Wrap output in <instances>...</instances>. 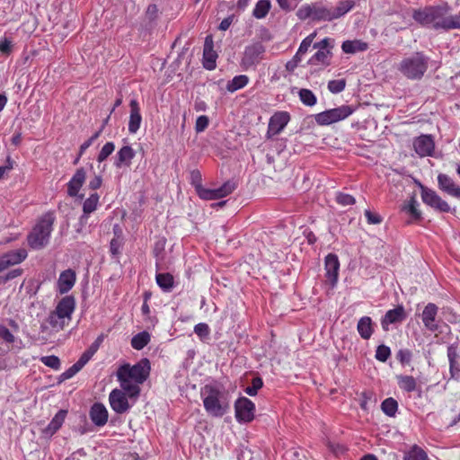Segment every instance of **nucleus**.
Wrapping results in <instances>:
<instances>
[{
  "mask_svg": "<svg viewBox=\"0 0 460 460\" xmlns=\"http://www.w3.org/2000/svg\"><path fill=\"white\" fill-rule=\"evenodd\" d=\"M203 405L208 415L223 417L230 408L227 394L217 385H206L200 392Z\"/></svg>",
  "mask_w": 460,
  "mask_h": 460,
  "instance_id": "f257e3e1",
  "label": "nucleus"
},
{
  "mask_svg": "<svg viewBox=\"0 0 460 460\" xmlns=\"http://www.w3.org/2000/svg\"><path fill=\"white\" fill-rule=\"evenodd\" d=\"M450 11L448 4L442 5H429L413 11L412 18L424 27L436 31H445L447 14Z\"/></svg>",
  "mask_w": 460,
  "mask_h": 460,
  "instance_id": "f03ea898",
  "label": "nucleus"
},
{
  "mask_svg": "<svg viewBox=\"0 0 460 460\" xmlns=\"http://www.w3.org/2000/svg\"><path fill=\"white\" fill-rule=\"evenodd\" d=\"M55 219L53 212H47L39 218L27 236L28 244L31 249L41 250L49 244Z\"/></svg>",
  "mask_w": 460,
  "mask_h": 460,
  "instance_id": "7ed1b4c3",
  "label": "nucleus"
},
{
  "mask_svg": "<svg viewBox=\"0 0 460 460\" xmlns=\"http://www.w3.org/2000/svg\"><path fill=\"white\" fill-rule=\"evenodd\" d=\"M429 58L422 52L403 58L398 66L399 71L408 79L420 80L429 66Z\"/></svg>",
  "mask_w": 460,
  "mask_h": 460,
  "instance_id": "20e7f679",
  "label": "nucleus"
},
{
  "mask_svg": "<svg viewBox=\"0 0 460 460\" xmlns=\"http://www.w3.org/2000/svg\"><path fill=\"white\" fill-rule=\"evenodd\" d=\"M296 14L297 18L301 21H305L307 19H310L313 22L332 21L331 6H328L322 1L303 4L296 11Z\"/></svg>",
  "mask_w": 460,
  "mask_h": 460,
  "instance_id": "39448f33",
  "label": "nucleus"
},
{
  "mask_svg": "<svg viewBox=\"0 0 460 460\" xmlns=\"http://www.w3.org/2000/svg\"><path fill=\"white\" fill-rule=\"evenodd\" d=\"M265 46L261 41L253 42L244 48L240 65L244 70L255 68L264 58Z\"/></svg>",
  "mask_w": 460,
  "mask_h": 460,
  "instance_id": "423d86ee",
  "label": "nucleus"
},
{
  "mask_svg": "<svg viewBox=\"0 0 460 460\" xmlns=\"http://www.w3.org/2000/svg\"><path fill=\"white\" fill-rule=\"evenodd\" d=\"M354 109L349 105H341L340 107L326 110L314 115L315 122L320 126H328L332 123L343 120L350 116Z\"/></svg>",
  "mask_w": 460,
  "mask_h": 460,
  "instance_id": "0eeeda50",
  "label": "nucleus"
},
{
  "mask_svg": "<svg viewBox=\"0 0 460 460\" xmlns=\"http://www.w3.org/2000/svg\"><path fill=\"white\" fill-rule=\"evenodd\" d=\"M118 371L120 372V376H128L137 384H143L149 376L150 362L147 358H142L133 367L128 364L121 366Z\"/></svg>",
  "mask_w": 460,
  "mask_h": 460,
  "instance_id": "6e6552de",
  "label": "nucleus"
},
{
  "mask_svg": "<svg viewBox=\"0 0 460 460\" xmlns=\"http://www.w3.org/2000/svg\"><path fill=\"white\" fill-rule=\"evenodd\" d=\"M419 186L420 189L421 199L426 205L440 212L447 213L450 211V206L448 203L442 199L435 190L429 189L420 183Z\"/></svg>",
  "mask_w": 460,
  "mask_h": 460,
  "instance_id": "1a4fd4ad",
  "label": "nucleus"
},
{
  "mask_svg": "<svg viewBox=\"0 0 460 460\" xmlns=\"http://www.w3.org/2000/svg\"><path fill=\"white\" fill-rule=\"evenodd\" d=\"M235 189V182L234 181H227L221 187L217 189H208L203 187L201 190H199L197 194L202 199L214 200L222 199L231 194Z\"/></svg>",
  "mask_w": 460,
  "mask_h": 460,
  "instance_id": "9d476101",
  "label": "nucleus"
},
{
  "mask_svg": "<svg viewBox=\"0 0 460 460\" xmlns=\"http://www.w3.org/2000/svg\"><path fill=\"white\" fill-rule=\"evenodd\" d=\"M235 418L237 421L247 423L253 420L254 403L246 397H240L234 402Z\"/></svg>",
  "mask_w": 460,
  "mask_h": 460,
  "instance_id": "9b49d317",
  "label": "nucleus"
},
{
  "mask_svg": "<svg viewBox=\"0 0 460 460\" xmlns=\"http://www.w3.org/2000/svg\"><path fill=\"white\" fill-rule=\"evenodd\" d=\"M325 277L326 281L331 288H334L338 282L340 261L338 256L333 253H329L324 261Z\"/></svg>",
  "mask_w": 460,
  "mask_h": 460,
  "instance_id": "f8f14e48",
  "label": "nucleus"
},
{
  "mask_svg": "<svg viewBox=\"0 0 460 460\" xmlns=\"http://www.w3.org/2000/svg\"><path fill=\"white\" fill-rule=\"evenodd\" d=\"M290 120V115L288 111L275 112L269 121L268 135L275 136L279 134Z\"/></svg>",
  "mask_w": 460,
  "mask_h": 460,
  "instance_id": "ddd939ff",
  "label": "nucleus"
},
{
  "mask_svg": "<svg viewBox=\"0 0 460 460\" xmlns=\"http://www.w3.org/2000/svg\"><path fill=\"white\" fill-rule=\"evenodd\" d=\"M85 180L86 172L84 168H78L67 182V195L72 198L79 197L83 199L84 195H79V190L85 182Z\"/></svg>",
  "mask_w": 460,
  "mask_h": 460,
  "instance_id": "4468645a",
  "label": "nucleus"
},
{
  "mask_svg": "<svg viewBox=\"0 0 460 460\" xmlns=\"http://www.w3.org/2000/svg\"><path fill=\"white\" fill-rule=\"evenodd\" d=\"M109 402L111 409L117 413H124L129 409L127 396L121 390H112L109 395Z\"/></svg>",
  "mask_w": 460,
  "mask_h": 460,
  "instance_id": "2eb2a0df",
  "label": "nucleus"
},
{
  "mask_svg": "<svg viewBox=\"0 0 460 460\" xmlns=\"http://www.w3.org/2000/svg\"><path fill=\"white\" fill-rule=\"evenodd\" d=\"M438 188L449 196L460 199V185L445 173L438 175Z\"/></svg>",
  "mask_w": 460,
  "mask_h": 460,
  "instance_id": "dca6fc26",
  "label": "nucleus"
},
{
  "mask_svg": "<svg viewBox=\"0 0 460 460\" xmlns=\"http://www.w3.org/2000/svg\"><path fill=\"white\" fill-rule=\"evenodd\" d=\"M413 147L415 152L420 156L432 155L435 148L434 141L429 135H422L413 141Z\"/></svg>",
  "mask_w": 460,
  "mask_h": 460,
  "instance_id": "f3484780",
  "label": "nucleus"
},
{
  "mask_svg": "<svg viewBox=\"0 0 460 460\" xmlns=\"http://www.w3.org/2000/svg\"><path fill=\"white\" fill-rule=\"evenodd\" d=\"M217 54L214 50V43L211 35H208L205 39L204 49H203V66L208 70H213L216 67V60Z\"/></svg>",
  "mask_w": 460,
  "mask_h": 460,
  "instance_id": "a211bd4d",
  "label": "nucleus"
},
{
  "mask_svg": "<svg viewBox=\"0 0 460 460\" xmlns=\"http://www.w3.org/2000/svg\"><path fill=\"white\" fill-rule=\"evenodd\" d=\"M438 311V306L433 303H429L422 311V323L424 326L430 332H436L438 329V325L436 322Z\"/></svg>",
  "mask_w": 460,
  "mask_h": 460,
  "instance_id": "6ab92c4d",
  "label": "nucleus"
},
{
  "mask_svg": "<svg viewBox=\"0 0 460 460\" xmlns=\"http://www.w3.org/2000/svg\"><path fill=\"white\" fill-rule=\"evenodd\" d=\"M76 274L75 270L68 269L62 271L58 279V290L60 294H66L75 286Z\"/></svg>",
  "mask_w": 460,
  "mask_h": 460,
  "instance_id": "aec40b11",
  "label": "nucleus"
},
{
  "mask_svg": "<svg viewBox=\"0 0 460 460\" xmlns=\"http://www.w3.org/2000/svg\"><path fill=\"white\" fill-rule=\"evenodd\" d=\"M68 321L58 314L55 310L52 311L44 323H41V331L46 332L51 328L54 332H59L64 329Z\"/></svg>",
  "mask_w": 460,
  "mask_h": 460,
  "instance_id": "412c9836",
  "label": "nucleus"
},
{
  "mask_svg": "<svg viewBox=\"0 0 460 460\" xmlns=\"http://www.w3.org/2000/svg\"><path fill=\"white\" fill-rule=\"evenodd\" d=\"M89 415L93 423L98 427L104 426L108 421V411L102 403H93Z\"/></svg>",
  "mask_w": 460,
  "mask_h": 460,
  "instance_id": "4be33fe9",
  "label": "nucleus"
},
{
  "mask_svg": "<svg viewBox=\"0 0 460 460\" xmlns=\"http://www.w3.org/2000/svg\"><path fill=\"white\" fill-rule=\"evenodd\" d=\"M75 308V297L73 296H66L58 303L55 311L69 322Z\"/></svg>",
  "mask_w": 460,
  "mask_h": 460,
  "instance_id": "5701e85b",
  "label": "nucleus"
},
{
  "mask_svg": "<svg viewBox=\"0 0 460 460\" xmlns=\"http://www.w3.org/2000/svg\"><path fill=\"white\" fill-rule=\"evenodd\" d=\"M405 316L404 308L402 305L388 310L381 320L382 328L387 331L390 324L402 322Z\"/></svg>",
  "mask_w": 460,
  "mask_h": 460,
  "instance_id": "b1692460",
  "label": "nucleus"
},
{
  "mask_svg": "<svg viewBox=\"0 0 460 460\" xmlns=\"http://www.w3.org/2000/svg\"><path fill=\"white\" fill-rule=\"evenodd\" d=\"M135 155L136 153L131 146H122L116 154L114 166L116 168H121L122 166L128 167L131 164V161L135 157Z\"/></svg>",
  "mask_w": 460,
  "mask_h": 460,
  "instance_id": "393cba45",
  "label": "nucleus"
},
{
  "mask_svg": "<svg viewBox=\"0 0 460 460\" xmlns=\"http://www.w3.org/2000/svg\"><path fill=\"white\" fill-rule=\"evenodd\" d=\"M130 116L128 121V131L131 134L137 133L140 128L142 117L140 114V108L137 100L133 99L130 101Z\"/></svg>",
  "mask_w": 460,
  "mask_h": 460,
  "instance_id": "a878e982",
  "label": "nucleus"
},
{
  "mask_svg": "<svg viewBox=\"0 0 460 460\" xmlns=\"http://www.w3.org/2000/svg\"><path fill=\"white\" fill-rule=\"evenodd\" d=\"M66 414L67 411L65 410L58 411L49 423V425L43 429L44 435L48 437L54 435L61 428Z\"/></svg>",
  "mask_w": 460,
  "mask_h": 460,
  "instance_id": "bb28decb",
  "label": "nucleus"
},
{
  "mask_svg": "<svg viewBox=\"0 0 460 460\" xmlns=\"http://www.w3.org/2000/svg\"><path fill=\"white\" fill-rule=\"evenodd\" d=\"M357 331L363 340H369L374 332V323L371 317H361L358 322Z\"/></svg>",
  "mask_w": 460,
  "mask_h": 460,
  "instance_id": "cd10ccee",
  "label": "nucleus"
},
{
  "mask_svg": "<svg viewBox=\"0 0 460 460\" xmlns=\"http://www.w3.org/2000/svg\"><path fill=\"white\" fill-rule=\"evenodd\" d=\"M99 195L97 193H93L87 198L83 204V212L84 214L80 217V223L83 225L86 223L88 216L93 213L99 203Z\"/></svg>",
  "mask_w": 460,
  "mask_h": 460,
  "instance_id": "c85d7f7f",
  "label": "nucleus"
},
{
  "mask_svg": "<svg viewBox=\"0 0 460 460\" xmlns=\"http://www.w3.org/2000/svg\"><path fill=\"white\" fill-rule=\"evenodd\" d=\"M10 266H14L22 262L28 256V252L25 249L20 248L17 250L9 251L3 254Z\"/></svg>",
  "mask_w": 460,
  "mask_h": 460,
  "instance_id": "c756f323",
  "label": "nucleus"
},
{
  "mask_svg": "<svg viewBox=\"0 0 460 460\" xmlns=\"http://www.w3.org/2000/svg\"><path fill=\"white\" fill-rule=\"evenodd\" d=\"M332 58V52L330 49H318L308 60V64L312 66H329L330 59Z\"/></svg>",
  "mask_w": 460,
  "mask_h": 460,
  "instance_id": "7c9ffc66",
  "label": "nucleus"
},
{
  "mask_svg": "<svg viewBox=\"0 0 460 460\" xmlns=\"http://www.w3.org/2000/svg\"><path fill=\"white\" fill-rule=\"evenodd\" d=\"M341 49L343 52L349 54H355L359 51H365L367 49V44L361 40H346L342 43Z\"/></svg>",
  "mask_w": 460,
  "mask_h": 460,
  "instance_id": "2f4dec72",
  "label": "nucleus"
},
{
  "mask_svg": "<svg viewBox=\"0 0 460 460\" xmlns=\"http://www.w3.org/2000/svg\"><path fill=\"white\" fill-rule=\"evenodd\" d=\"M118 380L120 383V386L123 390L128 392L130 396H135L139 394V387L137 386L138 384H133V379H130L128 376H120V372H117Z\"/></svg>",
  "mask_w": 460,
  "mask_h": 460,
  "instance_id": "473e14b6",
  "label": "nucleus"
},
{
  "mask_svg": "<svg viewBox=\"0 0 460 460\" xmlns=\"http://www.w3.org/2000/svg\"><path fill=\"white\" fill-rule=\"evenodd\" d=\"M354 6V2L351 0H346L341 2L336 7L331 6V13H332V19L335 20L348 12H349Z\"/></svg>",
  "mask_w": 460,
  "mask_h": 460,
  "instance_id": "72a5a7b5",
  "label": "nucleus"
},
{
  "mask_svg": "<svg viewBox=\"0 0 460 460\" xmlns=\"http://www.w3.org/2000/svg\"><path fill=\"white\" fill-rule=\"evenodd\" d=\"M397 381L399 387L407 393L417 389L416 379L411 376H397Z\"/></svg>",
  "mask_w": 460,
  "mask_h": 460,
  "instance_id": "f704fd0d",
  "label": "nucleus"
},
{
  "mask_svg": "<svg viewBox=\"0 0 460 460\" xmlns=\"http://www.w3.org/2000/svg\"><path fill=\"white\" fill-rule=\"evenodd\" d=\"M157 285L164 291L170 292L173 288V277L170 273H159L155 277Z\"/></svg>",
  "mask_w": 460,
  "mask_h": 460,
  "instance_id": "c9c22d12",
  "label": "nucleus"
},
{
  "mask_svg": "<svg viewBox=\"0 0 460 460\" xmlns=\"http://www.w3.org/2000/svg\"><path fill=\"white\" fill-rule=\"evenodd\" d=\"M271 7L270 0H259L252 11V15L257 19L266 17Z\"/></svg>",
  "mask_w": 460,
  "mask_h": 460,
  "instance_id": "e433bc0d",
  "label": "nucleus"
},
{
  "mask_svg": "<svg viewBox=\"0 0 460 460\" xmlns=\"http://www.w3.org/2000/svg\"><path fill=\"white\" fill-rule=\"evenodd\" d=\"M301 102L308 107H313L317 102L315 94L309 89L302 88L297 92Z\"/></svg>",
  "mask_w": 460,
  "mask_h": 460,
  "instance_id": "4c0bfd02",
  "label": "nucleus"
},
{
  "mask_svg": "<svg viewBox=\"0 0 460 460\" xmlns=\"http://www.w3.org/2000/svg\"><path fill=\"white\" fill-rule=\"evenodd\" d=\"M150 341V335L147 332H142L135 336L131 340V346L137 350L142 349Z\"/></svg>",
  "mask_w": 460,
  "mask_h": 460,
  "instance_id": "58836bf2",
  "label": "nucleus"
},
{
  "mask_svg": "<svg viewBox=\"0 0 460 460\" xmlns=\"http://www.w3.org/2000/svg\"><path fill=\"white\" fill-rule=\"evenodd\" d=\"M381 410L385 415L394 417L398 410V402L392 397L386 398L381 403Z\"/></svg>",
  "mask_w": 460,
  "mask_h": 460,
  "instance_id": "ea45409f",
  "label": "nucleus"
},
{
  "mask_svg": "<svg viewBox=\"0 0 460 460\" xmlns=\"http://www.w3.org/2000/svg\"><path fill=\"white\" fill-rule=\"evenodd\" d=\"M249 82V78L245 75H240L234 76L230 82L227 84V90L231 93L235 92L239 89L243 88Z\"/></svg>",
  "mask_w": 460,
  "mask_h": 460,
  "instance_id": "a19ab883",
  "label": "nucleus"
},
{
  "mask_svg": "<svg viewBox=\"0 0 460 460\" xmlns=\"http://www.w3.org/2000/svg\"><path fill=\"white\" fill-rule=\"evenodd\" d=\"M403 460H429V457L422 448L418 446H413L405 455Z\"/></svg>",
  "mask_w": 460,
  "mask_h": 460,
  "instance_id": "79ce46f5",
  "label": "nucleus"
},
{
  "mask_svg": "<svg viewBox=\"0 0 460 460\" xmlns=\"http://www.w3.org/2000/svg\"><path fill=\"white\" fill-rule=\"evenodd\" d=\"M419 203L414 197H411L409 203L403 207V209L411 214L414 219H420L421 213L418 209Z\"/></svg>",
  "mask_w": 460,
  "mask_h": 460,
  "instance_id": "37998d69",
  "label": "nucleus"
},
{
  "mask_svg": "<svg viewBox=\"0 0 460 460\" xmlns=\"http://www.w3.org/2000/svg\"><path fill=\"white\" fill-rule=\"evenodd\" d=\"M460 30V12L455 15L447 14L445 31Z\"/></svg>",
  "mask_w": 460,
  "mask_h": 460,
  "instance_id": "c03bdc74",
  "label": "nucleus"
},
{
  "mask_svg": "<svg viewBox=\"0 0 460 460\" xmlns=\"http://www.w3.org/2000/svg\"><path fill=\"white\" fill-rule=\"evenodd\" d=\"M262 385V379L260 376H255L252 380V385L247 386L244 392L250 396H255Z\"/></svg>",
  "mask_w": 460,
  "mask_h": 460,
  "instance_id": "a18cd8bd",
  "label": "nucleus"
},
{
  "mask_svg": "<svg viewBox=\"0 0 460 460\" xmlns=\"http://www.w3.org/2000/svg\"><path fill=\"white\" fill-rule=\"evenodd\" d=\"M114 149H115L114 143L107 142L101 149V151L98 155V157H97V161L99 163L105 161L113 153Z\"/></svg>",
  "mask_w": 460,
  "mask_h": 460,
  "instance_id": "49530a36",
  "label": "nucleus"
},
{
  "mask_svg": "<svg viewBox=\"0 0 460 460\" xmlns=\"http://www.w3.org/2000/svg\"><path fill=\"white\" fill-rule=\"evenodd\" d=\"M391 356V349L388 346L384 344L379 345L376 350V358L378 361L385 362Z\"/></svg>",
  "mask_w": 460,
  "mask_h": 460,
  "instance_id": "de8ad7c7",
  "label": "nucleus"
},
{
  "mask_svg": "<svg viewBox=\"0 0 460 460\" xmlns=\"http://www.w3.org/2000/svg\"><path fill=\"white\" fill-rule=\"evenodd\" d=\"M194 332L200 340H207L210 333L209 326L205 323H199L195 325Z\"/></svg>",
  "mask_w": 460,
  "mask_h": 460,
  "instance_id": "09e8293b",
  "label": "nucleus"
},
{
  "mask_svg": "<svg viewBox=\"0 0 460 460\" xmlns=\"http://www.w3.org/2000/svg\"><path fill=\"white\" fill-rule=\"evenodd\" d=\"M315 36H316V32H313L302 40V42L300 43V46L297 49V52L299 55H305L308 51Z\"/></svg>",
  "mask_w": 460,
  "mask_h": 460,
  "instance_id": "8fccbe9b",
  "label": "nucleus"
},
{
  "mask_svg": "<svg viewBox=\"0 0 460 460\" xmlns=\"http://www.w3.org/2000/svg\"><path fill=\"white\" fill-rule=\"evenodd\" d=\"M346 86V81L344 79L331 80L328 83V90L332 93H341Z\"/></svg>",
  "mask_w": 460,
  "mask_h": 460,
  "instance_id": "3c124183",
  "label": "nucleus"
},
{
  "mask_svg": "<svg viewBox=\"0 0 460 460\" xmlns=\"http://www.w3.org/2000/svg\"><path fill=\"white\" fill-rule=\"evenodd\" d=\"M40 361L47 367H49L55 370H58L60 368V360L57 356H45L40 358Z\"/></svg>",
  "mask_w": 460,
  "mask_h": 460,
  "instance_id": "603ef678",
  "label": "nucleus"
},
{
  "mask_svg": "<svg viewBox=\"0 0 460 460\" xmlns=\"http://www.w3.org/2000/svg\"><path fill=\"white\" fill-rule=\"evenodd\" d=\"M190 182L195 188L197 193L199 192V190H201L203 188L202 177L199 170H193L190 172Z\"/></svg>",
  "mask_w": 460,
  "mask_h": 460,
  "instance_id": "864d4df0",
  "label": "nucleus"
},
{
  "mask_svg": "<svg viewBox=\"0 0 460 460\" xmlns=\"http://www.w3.org/2000/svg\"><path fill=\"white\" fill-rule=\"evenodd\" d=\"M412 353L408 349H401L396 354V358L402 364L408 365L411 360Z\"/></svg>",
  "mask_w": 460,
  "mask_h": 460,
  "instance_id": "5fc2aeb1",
  "label": "nucleus"
},
{
  "mask_svg": "<svg viewBox=\"0 0 460 460\" xmlns=\"http://www.w3.org/2000/svg\"><path fill=\"white\" fill-rule=\"evenodd\" d=\"M460 356L458 353V346L456 343H453L447 347V358L449 363L458 362Z\"/></svg>",
  "mask_w": 460,
  "mask_h": 460,
  "instance_id": "6e6d98bb",
  "label": "nucleus"
},
{
  "mask_svg": "<svg viewBox=\"0 0 460 460\" xmlns=\"http://www.w3.org/2000/svg\"><path fill=\"white\" fill-rule=\"evenodd\" d=\"M209 119L208 117L205 115H201L197 118L195 124V130L197 133L203 132L208 126Z\"/></svg>",
  "mask_w": 460,
  "mask_h": 460,
  "instance_id": "4d7b16f0",
  "label": "nucleus"
},
{
  "mask_svg": "<svg viewBox=\"0 0 460 460\" xmlns=\"http://www.w3.org/2000/svg\"><path fill=\"white\" fill-rule=\"evenodd\" d=\"M336 200L342 206H349L355 203V198L346 193H339L336 197Z\"/></svg>",
  "mask_w": 460,
  "mask_h": 460,
  "instance_id": "13d9d810",
  "label": "nucleus"
},
{
  "mask_svg": "<svg viewBox=\"0 0 460 460\" xmlns=\"http://www.w3.org/2000/svg\"><path fill=\"white\" fill-rule=\"evenodd\" d=\"M373 395V393L370 391H364L360 394L359 404L363 410H367L368 402L372 400Z\"/></svg>",
  "mask_w": 460,
  "mask_h": 460,
  "instance_id": "bf43d9fd",
  "label": "nucleus"
},
{
  "mask_svg": "<svg viewBox=\"0 0 460 460\" xmlns=\"http://www.w3.org/2000/svg\"><path fill=\"white\" fill-rule=\"evenodd\" d=\"M364 214L367 220V223L370 225H377L382 222V217L376 213H374V212L367 209V210H365Z\"/></svg>",
  "mask_w": 460,
  "mask_h": 460,
  "instance_id": "052dcab7",
  "label": "nucleus"
},
{
  "mask_svg": "<svg viewBox=\"0 0 460 460\" xmlns=\"http://www.w3.org/2000/svg\"><path fill=\"white\" fill-rule=\"evenodd\" d=\"M0 338L8 343H13L14 341V336L4 325H0Z\"/></svg>",
  "mask_w": 460,
  "mask_h": 460,
  "instance_id": "680f3d73",
  "label": "nucleus"
},
{
  "mask_svg": "<svg viewBox=\"0 0 460 460\" xmlns=\"http://www.w3.org/2000/svg\"><path fill=\"white\" fill-rule=\"evenodd\" d=\"M22 273V269L12 270L6 275L0 277V283H5L11 279H13L21 276Z\"/></svg>",
  "mask_w": 460,
  "mask_h": 460,
  "instance_id": "e2e57ef3",
  "label": "nucleus"
},
{
  "mask_svg": "<svg viewBox=\"0 0 460 460\" xmlns=\"http://www.w3.org/2000/svg\"><path fill=\"white\" fill-rule=\"evenodd\" d=\"M13 47L12 40L6 38L0 41V52L4 55H9L13 51Z\"/></svg>",
  "mask_w": 460,
  "mask_h": 460,
  "instance_id": "0e129e2a",
  "label": "nucleus"
},
{
  "mask_svg": "<svg viewBox=\"0 0 460 460\" xmlns=\"http://www.w3.org/2000/svg\"><path fill=\"white\" fill-rule=\"evenodd\" d=\"M82 368L75 363L72 367H70L67 370H66L62 375L61 377L63 380L70 379L72 378L76 373H78Z\"/></svg>",
  "mask_w": 460,
  "mask_h": 460,
  "instance_id": "69168bd1",
  "label": "nucleus"
},
{
  "mask_svg": "<svg viewBox=\"0 0 460 460\" xmlns=\"http://www.w3.org/2000/svg\"><path fill=\"white\" fill-rule=\"evenodd\" d=\"M93 356L92 351L85 350L75 363L78 367L83 368Z\"/></svg>",
  "mask_w": 460,
  "mask_h": 460,
  "instance_id": "338daca9",
  "label": "nucleus"
},
{
  "mask_svg": "<svg viewBox=\"0 0 460 460\" xmlns=\"http://www.w3.org/2000/svg\"><path fill=\"white\" fill-rule=\"evenodd\" d=\"M121 247V242L119 238H112L110 243V249L112 255H118Z\"/></svg>",
  "mask_w": 460,
  "mask_h": 460,
  "instance_id": "774afa93",
  "label": "nucleus"
}]
</instances>
